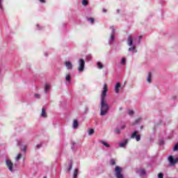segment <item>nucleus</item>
I'll return each instance as SVG.
<instances>
[{"instance_id":"obj_24","label":"nucleus","mask_w":178,"mask_h":178,"mask_svg":"<svg viewBox=\"0 0 178 178\" xmlns=\"http://www.w3.org/2000/svg\"><path fill=\"white\" fill-rule=\"evenodd\" d=\"M110 165H111L112 166L116 165V161H115V159H113L110 161Z\"/></svg>"},{"instance_id":"obj_20","label":"nucleus","mask_w":178,"mask_h":178,"mask_svg":"<svg viewBox=\"0 0 178 178\" xmlns=\"http://www.w3.org/2000/svg\"><path fill=\"white\" fill-rule=\"evenodd\" d=\"M97 66L98 69H100V70L104 69V65H102V63H101L99 61H98L97 63Z\"/></svg>"},{"instance_id":"obj_53","label":"nucleus","mask_w":178,"mask_h":178,"mask_svg":"<svg viewBox=\"0 0 178 178\" xmlns=\"http://www.w3.org/2000/svg\"><path fill=\"white\" fill-rule=\"evenodd\" d=\"M0 73H1V69H0Z\"/></svg>"},{"instance_id":"obj_41","label":"nucleus","mask_w":178,"mask_h":178,"mask_svg":"<svg viewBox=\"0 0 178 178\" xmlns=\"http://www.w3.org/2000/svg\"><path fill=\"white\" fill-rule=\"evenodd\" d=\"M163 144H164L163 140H161L160 143H159V145H163Z\"/></svg>"},{"instance_id":"obj_7","label":"nucleus","mask_w":178,"mask_h":178,"mask_svg":"<svg viewBox=\"0 0 178 178\" xmlns=\"http://www.w3.org/2000/svg\"><path fill=\"white\" fill-rule=\"evenodd\" d=\"M138 131H135L131 135V138H136V141H140L141 140V136L139 134Z\"/></svg>"},{"instance_id":"obj_23","label":"nucleus","mask_w":178,"mask_h":178,"mask_svg":"<svg viewBox=\"0 0 178 178\" xmlns=\"http://www.w3.org/2000/svg\"><path fill=\"white\" fill-rule=\"evenodd\" d=\"M73 65L70 61H67V69H72Z\"/></svg>"},{"instance_id":"obj_38","label":"nucleus","mask_w":178,"mask_h":178,"mask_svg":"<svg viewBox=\"0 0 178 178\" xmlns=\"http://www.w3.org/2000/svg\"><path fill=\"white\" fill-rule=\"evenodd\" d=\"M67 83H70V74L67 75Z\"/></svg>"},{"instance_id":"obj_13","label":"nucleus","mask_w":178,"mask_h":178,"mask_svg":"<svg viewBox=\"0 0 178 178\" xmlns=\"http://www.w3.org/2000/svg\"><path fill=\"white\" fill-rule=\"evenodd\" d=\"M147 81L149 83H152V72L148 73L147 77Z\"/></svg>"},{"instance_id":"obj_35","label":"nucleus","mask_w":178,"mask_h":178,"mask_svg":"<svg viewBox=\"0 0 178 178\" xmlns=\"http://www.w3.org/2000/svg\"><path fill=\"white\" fill-rule=\"evenodd\" d=\"M158 177H159V178H163V173L160 172V173L158 175Z\"/></svg>"},{"instance_id":"obj_11","label":"nucleus","mask_w":178,"mask_h":178,"mask_svg":"<svg viewBox=\"0 0 178 178\" xmlns=\"http://www.w3.org/2000/svg\"><path fill=\"white\" fill-rule=\"evenodd\" d=\"M76 144L77 143L74 141H72L71 143V149L73 151V152H76V151H77Z\"/></svg>"},{"instance_id":"obj_42","label":"nucleus","mask_w":178,"mask_h":178,"mask_svg":"<svg viewBox=\"0 0 178 178\" xmlns=\"http://www.w3.org/2000/svg\"><path fill=\"white\" fill-rule=\"evenodd\" d=\"M102 12H103V13H106V9L103 8V9H102Z\"/></svg>"},{"instance_id":"obj_9","label":"nucleus","mask_w":178,"mask_h":178,"mask_svg":"<svg viewBox=\"0 0 178 178\" xmlns=\"http://www.w3.org/2000/svg\"><path fill=\"white\" fill-rule=\"evenodd\" d=\"M120 88H122V84L120 83V82H118L116 83V85L115 86V91L116 94H119V91H120Z\"/></svg>"},{"instance_id":"obj_50","label":"nucleus","mask_w":178,"mask_h":178,"mask_svg":"<svg viewBox=\"0 0 178 178\" xmlns=\"http://www.w3.org/2000/svg\"><path fill=\"white\" fill-rule=\"evenodd\" d=\"M38 30H41V29H40V28H38Z\"/></svg>"},{"instance_id":"obj_33","label":"nucleus","mask_w":178,"mask_h":178,"mask_svg":"<svg viewBox=\"0 0 178 178\" xmlns=\"http://www.w3.org/2000/svg\"><path fill=\"white\" fill-rule=\"evenodd\" d=\"M88 22H90V23H92H92H94V22H95L94 18H88Z\"/></svg>"},{"instance_id":"obj_19","label":"nucleus","mask_w":178,"mask_h":178,"mask_svg":"<svg viewBox=\"0 0 178 178\" xmlns=\"http://www.w3.org/2000/svg\"><path fill=\"white\" fill-rule=\"evenodd\" d=\"M101 144H103V145H104V147H106L107 148H109V147H111V145H109L108 143H107L106 142L104 141V140H100Z\"/></svg>"},{"instance_id":"obj_27","label":"nucleus","mask_w":178,"mask_h":178,"mask_svg":"<svg viewBox=\"0 0 178 178\" xmlns=\"http://www.w3.org/2000/svg\"><path fill=\"white\" fill-rule=\"evenodd\" d=\"M95 133V131L94 129H91L89 130V132H88V135L89 136H92V134Z\"/></svg>"},{"instance_id":"obj_2","label":"nucleus","mask_w":178,"mask_h":178,"mask_svg":"<svg viewBox=\"0 0 178 178\" xmlns=\"http://www.w3.org/2000/svg\"><path fill=\"white\" fill-rule=\"evenodd\" d=\"M136 41H137V38L136 37H131V35H129L127 40V44L129 47H130L128 49L129 52H133V54H137V43H136Z\"/></svg>"},{"instance_id":"obj_17","label":"nucleus","mask_w":178,"mask_h":178,"mask_svg":"<svg viewBox=\"0 0 178 178\" xmlns=\"http://www.w3.org/2000/svg\"><path fill=\"white\" fill-rule=\"evenodd\" d=\"M140 176H145V170L141 169L138 171Z\"/></svg>"},{"instance_id":"obj_5","label":"nucleus","mask_w":178,"mask_h":178,"mask_svg":"<svg viewBox=\"0 0 178 178\" xmlns=\"http://www.w3.org/2000/svg\"><path fill=\"white\" fill-rule=\"evenodd\" d=\"M111 30V34L110 36V39L108 40V44L111 45L115 41V35H116V31L115 30V28L113 26L110 27Z\"/></svg>"},{"instance_id":"obj_49","label":"nucleus","mask_w":178,"mask_h":178,"mask_svg":"<svg viewBox=\"0 0 178 178\" xmlns=\"http://www.w3.org/2000/svg\"><path fill=\"white\" fill-rule=\"evenodd\" d=\"M86 111H88V107H86Z\"/></svg>"},{"instance_id":"obj_46","label":"nucleus","mask_w":178,"mask_h":178,"mask_svg":"<svg viewBox=\"0 0 178 178\" xmlns=\"http://www.w3.org/2000/svg\"><path fill=\"white\" fill-rule=\"evenodd\" d=\"M65 80L67 81V75L65 76Z\"/></svg>"},{"instance_id":"obj_25","label":"nucleus","mask_w":178,"mask_h":178,"mask_svg":"<svg viewBox=\"0 0 178 178\" xmlns=\"http://www.w3.org/2000/svg\"><path fill=\"white\" fill-rule=\"evenodd\" d=\"M82 5H83V6H87V5H88V1L87 0H83Z\"/></svg>"},{"instance_id":"obj_34","label":"nucleus","mask_w":178,"mask_h":178,"mask_svg":"<svg viewBox=\"0 0 178 178\" xmlns=\"http://www.w3.org/2000/svg\"><path fill=\"white\" fill-rule=\"evenodd\" d=\"M126 129V124H122L120 128V130H124Z\"/></svg>"},{"instance_id":"obj_18","label":"nucleus","mask_w":178,"mask_h":178,"mask_svg":"<svg viewBox=\"0 0 178 178\" xmlns=\"http://www.w3.org/2000/svg\"><path fill=\"white\" fill-rule=\"evenodd\" d=\"M78 175H79V169L76 168L74 171L73 178H77Z\"/></svg>"},{"instance_id":"obj_45","label":"nucleus","mask_w":178,"mask_h":178,"mask_svg":"<svg viewBox=\"0 0 178 178\" xmlns=\"http://www.w3.org/2000/svg\"><path fill=\"white\" fill-rule=\"evenodd\" d=\"M65 65L66 67H67V61L65 62Z\"/></svg>"},{"instance_id":"obj_36","label":"nucleus","mask_w":178,"mask_h":178,"mask_svg":"<svg viewBox=\"0 0 178 178\" xmlns=\"http://www.w3.org/2000/svg\"><path fill=\"white\" fill-rule=\"evenodd\" d=\"M86 59H87V60H88V61H90V60H91V56H87V57H86Z\"/></svg>"},{"instance_id":"obj_32","label":"nucleus","mask_w":178,"mask_h":178,"mask_svg":"<svg viewBox=\"0 0 178 178\" xmlns=\"http://www.w3.org/2000/svg\"><path fill=\"white\" fill-rule=\"evenodd\" d=\"M178 150V143L175 145L173 148V151H177Z\"/></svg>"},{"instance_id":"obj_44","label":"nucleus","mask_w":178,"mask_h":178,"mask_svg":"<svg viewBox=\"0 0 178 178\" xmlns=\"http://www.w3.org/2000/svg\"><path fill=\"white\" fill-rule=\"evenodd\" d=\"M119 111H123V107H120Z\"/></svg>"},{"instance_id":"obj_28","label":"nucleus","mask_w":178,"mask_h":178,"mask_svg":"<svg viewBox=\"0 0 178 178\" xmlns=\"http://www.w3.org/2000/svg\"><path fill=\"white\" fill-rule=\"evenodd\" d=\"M142 38H143V35H140L138 37V40L137 42H136V44H140V42H141Z\"/></svg>"},{"instance_id":"obj_8","label":"nucleus","mask_w":178,"mask_h":178,"mask_svg":"<svg viewBox=\"0 0 178 178\" xmlns=\"http://www.w3.org/2000/svg\"><path fill=\"white\" fill-rule=\"evenodd\" d=\"M6 165H7L10 172H13V163H12V161L7 159L6 161Z\"/></svg>"},{"instance_id":"obj_21","label":"nucleus","mask_w":178,"mask_h":178,"mask_svg":"<svg viewBox=\"0 0 178 178\" xmlns=\"http://www.w3.org/2000/svg\"><path fill=\"white\" fill-rule=\"evenodd\" d=\"M121 131H122V130L120 129V128H115V129H114V133H115V134H120V133H121Z\"/></svg>"},{"instance_id":"obj_26","label":"nucleus","mask_w":178,"mask_h":178,"mask_svg":"<svg viewBox=\"0 0 178 178\" xmlns=\"http://www.w3.org/2000/svg\"><path fill=\"white\" fill-rule=\"evenodd\" d=\"M121 65H123L124 66V65H126V58H122Z\"/></svg>"},{"instance_id":"obj_31","label":"nucleus","mask_w":178,"mask_h":178,"mask_svg":"<svg viewBox=\"0 0 178 178\" xmlns=\"http://www.w3.org/2000/svg\"><path fill=\"white\" fill-rule=\"evenodd\" d=\"M20 158H22V154H19L18 155H17V156L16 157V161H19V159H20Z\"/></svg>"},{"instance_id":"obj_15","label":"nucleus","mask_w":178,"mask_h":178,"mask_svg":"<svg viewBox=\"0 0 178 178\" xmlns=\"http://www.w3.org/2000/svg\"><path fill=\"white\" fill-rule=\"evenodd\" d=\"M141 120H143V118L141 117L138 118L133 122V125L135 126V124H138V123L141 122Z\"/></svg>"},{"instance_id":"obj_6","label":"nucleus","mask_w":178,"mask_h":178,"mask_svg":"<svg viewBox=\"0 0 178 178\" xmlns=\"http://www.w3.org/2000/svg\"><path fill=\"white\" fill-rule=\"evenodd\" d=\"M168 161L170 163V166H176V163L178 162V158H175L173 156H169Z\"/></svg>"},{"instance_id":"obj_4","label":"nucleus","mask_w":178,"mask_h":178,"mask_svg":"<svg viewBox=\"0 0 178 178\" xmlns=\"http://www.w3.org/2000/svg\"><path fill=\"white\" fill-rule=\"evenodd\" d=\"M78 72H79V73L84 72V67L86 66V61L84 59L80 58L78 61Z\"/></svg>"},{"instance_id":"obj_12","label":"nucleus","mask_w":178,"mask_h":178,"mask_svg":"<svg viewBox=\"0 0 178 178\" xmlns=\"http://www.w3.org/2000/svg\"><path fill=\"white\" fill-rule=\"evenodd\" d=\"M72 129H74V130L79 129V121L77 120H74L72 124Z\"/></svg>"},{"instance_id":"obj_3","label":"nucleus","mask_w":178,"mask_h":178,"mask_svg":"<svg viewBox=\"0 0 178 178\" xmlns=\"http://www.w3.org/2000/svg\"><path fill=\"white\" fill-rule=\"evenodd\" d=\"M122 172H123V169L122 168V167H120L119 165L115 166V168L114 169L115 177L124 178V175H123V173H122Z\"/></svg>"},{"instance_id":"obj_29","label":"nucleus","mask_w":178,"mask_h":178,"mask_svg":"<svg viewBox=\"0 0 178 178\" xmlns=\"http://www.w3.org/2000/svg\"><path fill=\"white\" fill-rule=\"evenodd\" d=\"M128 114L129 115V116H133V115H134V111H133L131 110H129Z\"/></svg>"},{"instance_id":"obj_47","label":"nucleus","mask_w":178,"mask_h":178,"mask_svg":"<svg viewBox=\"0 0 178 178\" xmlns=\"http://www.w3.org/2000/svg\"><path fill=\"white\" fill-rule=\"evenodd\" d=\"M60 106H63V102L60 103Z\"/></svg>"},{"instance_id":"obj_48","label":"nucleus","mask_w":178,"mask_h":178,"mask_svg":"<svg viewBox=\"0 0 178 178\" xmlns=\"http://www.w3.org/2000/svg\"><path fill=\"white\" fill-rule=\"evenodd\" d=\"M36 27H40V25H39V24H37V25H36Z\"/></svg>"},{"instance_id":"obj_30","label":"nucleus","mask_w":178,"mask_h":178,"mask_svg":"<svg viewBox=\"0 0 178 178\" xmlns=\"http://www.w3.org/2000/svg\"><path fill=\"white\" fill-rule=\"evenodd\" d=\"M73 165V161H70V165L68 168V170H72V165Z\"/></svg>"},{"instance_id":"obj_14","label":"nucleus","mask_w":178,"mask_h":178,"mask_svg":"<svg viewBox=\"0 0 178 178\" xmlns=\"http://www.w3.org/2000/svg\"><path fill=\"white\" fill-rule=\"evenodd\" d=\"M18 145L21 146L20 147L21 151H22L23 152H26V151L27 149V146L22 145V143H20V142H18Z\"/></svg>"},{"instance_id":"obj_40","label":"nucleus","mask_w":178,"mask_h":178,"mask_svg":"<svg viewBox=\"0 0 178 178\" xmlns=\"http://www.w3.org/2000/svg\"><path fill=\"white\" fill-rule=\"evenodd\" d=\"M35 98H40V94H35Z\"/></svg>"},{"instance_id":"obj_52","label":"nucleus","mask_w":178,"mask_h":178,"mask_svg":"<svg viewBox=\"0 0 178 178\" xmlns=\"http://www.w3.org/2000/svg\"><path fill=\"white\" fill-rule=\"evenodd\" d=\"M43 178H47V177H44Z\"/></svg>"},{"instance_id":"obj_22","label":"nucleus","mask_w":178,"mask_h":178,"mask_svg":"<svg viewBox=\"0 0 178 178\" xmlns=\"http://www.w3.org/2000/svg\"><path fill=\"white\" fill-rule=\"evenodd\" d=\"M51 88V86L48 84L45 85V88H44V92L45 94H47V92H48V90H49Z\"/></svg>"},{"instance_id":"obj_39","label":"nucleus","mask_w":178,"mask_h":178,"mask_svg":"<svg viewBox=\"0 0 178 178\" xmlns=\"http://www.w3.org/2000/svg\"><path fill=\"white\" fill-rule=\"evenodd\" d=\"M0 9H1V10H3V9L2 8V0H0Z\"/></svg>"},{"instance_id":"obj_51","label":"nucleus","mask_w":178,"mask_h":178,"mask_svg":"<svg viewBox=\"0 0 178 178\" xmlns=\"http://www.w3.org/2000/svg\"><path fill=\"white\" fill-rule=\"evenodd\" d=\"M46 56H48V54H45Z\"/></svg>"},{"instance_id":"obj_16","label":"nucleus","mask_w":178,"mask_h":178,"mask_svg":"<svg viewBox=\"0 0 178 178\" xmlns=\"http://www.w3.org/2000/svg\"><path fill=\"white\" fill-rule=\"evenodd\" d=\"M42 118H47V112H45V108L42 107V113H41Z\"/></svg>"},{"instance_id":"obj_37","label":"nucleus","mask_w":178,"mask_h":178,"mask_svg":"<svg viewBox=\"0 0 178 178\" xmlns=\"http://www.w3.org/2000/svg\"><path fill=\"white\" fill-rule=\"evenodd\" d=\"M42 147V144H40V145H36V148H38V149H40V148Z\"/></svg>"},{"instance_id":"obj_10","label":"nucleus","mask_w":178,"mask_h":178,"mask_svg":"<svg viewBox=\"0 0 178 178\" xmlns=\"http://www.w3.org/2000/svg\"><path fill=\"white\" fill-rule=\"evenodd\" d=\"M128 143L129 140L124 139L122 143H119V147H120V148H124L127 145Z\"/></svg>"},{"instance_id":"obj_1","label":"nucleus","mask_w":178,"mask_h":178,"mask_svg":"<svg viewBox=\"0 0 178 178\" xmlns=\"http://www.w3.org/2000/svg\"><path fill=\"white\" fill-rule=\"evenodd\" d=\"M108 92V86L104 85L103 90L102 91L101 99H100V116H105L111 107L106 102V93Z\"/></svg>"},{"instance_id":"obj_43","label":"nucleus","mask_w":178,"mask_h":178,"mask_svg":"<svg viewBox=\"0 0 178 178\" xmlns=\"http://www.w3.org/2000/svg\"><path fill=\"white\" fill-rule=\"evenodd\" d=\"M42 3H45V0H39Z\"/></svg>"}]
</instances>
